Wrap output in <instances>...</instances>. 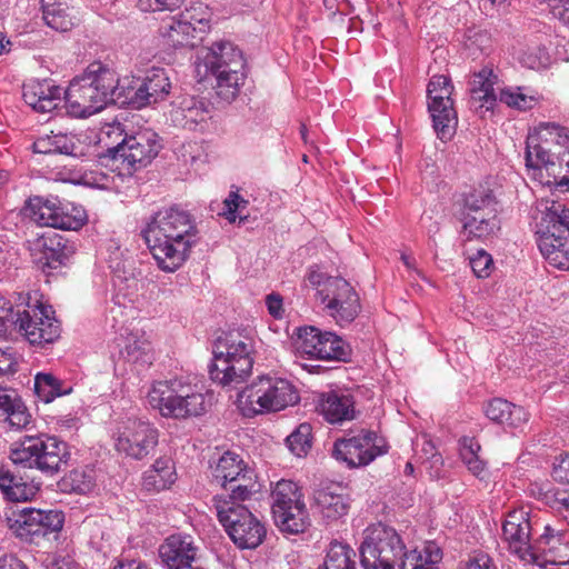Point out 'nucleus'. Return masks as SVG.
<instances>
[{
    "instance_id": "9",
    "label": "nucleus",
    "mask_w": 569,
    "mask_h": 569,
    "mask_svg": "<svg viewBox=\"0 0 569 569\" xmlns=\"http://www.w3.org/2000/svg\"><path fill=\"white\" fill-rule=\"evenodd\" d=\"M406 552L398 532L380 522L366 530V538L360 547L365 569H403Z\"/></svg>"
},
{
    "instance_id": "31",
    "label": "nucleus",
    "mask_w": 569,
    "mask_h": 569,
    "mask_svg": "<svg viewBox=\"0 0 569 569\" xmlns=\"http://www.w3.org/2000/svg\"><path fill=\"white\" fill-rule=\"evenodd\" d=\"M318 411L330 423H341L355 418V401L350 395L329 392L322 395Z\"/></svg>"
},
{
    "instance_id": "6",
    "label": "nucleus",
    "mask_w": 569,
    "mask_h": 569,
    "mask_svg": "<svg viewBox=\"0 0 569 569\" xmlns=\"http://www.w3.org/2000/svg\"><path fill=\"white\" fill-rule=\"evenodd\" d=\"M9 458L16 466L54 476L67 465L70 453L67 443L56 437L24 436L12 445Z\"/></svg>"
},
{
    "instance_id": "10",
    "label": "nucleus",
    "mask_w": 569,
    "mask_h": 569,
    "mask_svg": "<svg viewBox=\"0 0 569 569\" xmlns=\"http://www.w3.org/2000/svg\"><path fill=\"white\" fill-rule=\"evenodd\" d=\"M217 516L228 536L241 549H256L266 538L264 525L244 505L218 500Z\"/></svg>"
},
{
    "instance_id": "40",
    "label": "nucleus",
    "mask_w": 569,
    "mask_h": 569,
    "mask_svg": "<svg viewBox=\"0 0 569 569\" xmlns=\"http://www.w3.org/2000/svg\"><path fill=\"white\" fill-rule=\"evenodd\" d=\"M250 467L236 452L226 451L212 468L214 481L223 488Z\"/></svg>"
},
{
    "instance_id": "36",
    "label": "nucleus",
    "mask_w": 569,
    "mask_h": 569,
    "mask_svg": "<svg viewBox=\"0 0 569 569\" xmlns=\"http://www.w3.org/2000/svg\"><path fill=\"white\" fill-rule=\"evenodd\" d=\"M496 199L487 187L475 188L463 194L460 208V218L473 214H496Z\"/></svg>"
},
{
    "instance_id": "26",
    "label": "nucleus",
    "mask_w": 569,
    "mask_h": 569,
    "mask_svg": "<svg viewBox=\"0 0 569 569\" xmlns=\"http://www.w3.org/2000/svg\"><path fill=\"white\" fill-rule=\"evenodd\" d=\"M34 250L41 253L38 262L42 269H57L74 253V246L57 232H47L36 240Z\"/></svg>"
},
{
    "instance_id": "18",
    "label": "nucleus",
    "mask_w": 569,
    "mask_h": 569,
    "mask_svg": "<svg viewBox=\"0 0 569 569\" xmlns=\"http://www.w3.org/2000/svg\"><path fill=\"white\" fill-rule=\"evenodd\" d=\"M320 301L339 326L351 323L361 311L359 295L343 278L330 279L320 292Z\"/></svg>"
},
{
    "instance_id": "49",
    "label": "nucleus",
    "mask_w": 569,
    "mask_h": 569,
    "mask_svg": "<svg viewBox=\"0 0 569 569\" xmlns=\"http://www.w3.org/2000/svg\"><path fill=\"white\" fill-rule=\"evenodd\" d=\"M311 442L312 427L307 422L299 425L286 439L289 450L299 458L307 456L311 449Z\"/></svg>"
},
{
    "instance_id": "30",
    "label": "nucleus",
    "mask_w": 569,
    "mask_h": 569,
    "mask_svg": "<svg viewBox=\"0 0 569 569\" xmlns=\"http://www.w3.org/2000/svg\"><path fill=\"white\" fill-rule=\"evenodd\" d=\"M342 491L343 489L337 485L315 491V505L325 519L333 521L347 513L349 503Z\"/></svg>"
},
{
    "instance_id": "22",
    "label": "nucleus",
    "mask_w": 569,
    "mask_h": 569,
    "mask_svg": "<svg viewBox=\"0 0 569 569\" xmlns=\"http://www.w3.org/2000/svg\"><path fill=\"white\" fill-rule=\"evenodd\" d=\"M82 74L96 90H99L98 93L106 104L127 103L126 93L128 79L121 82L113 69L103 64L101 61H93L84 69Z\"/></svg>"
},
{
    "instance_id": "62",
    "label": "nucleus",
    "mask_w": 569,
    "mask_h": 569,
    "mask_svg": "<svg viewBox=\"0 0 569 569\" xmlns=\"http://www.w3.org/2000/svg\"><path fill=\"white\" fill-rule=\"evenodd\" d=\"M48 569H82L69 555H59L53 558Z\"/></svg>"
},
{
    "instance_id": "33",
    "label": "nucleus",
    "mask_w": 569,
    "mask_h": 569,
    "mask_svg": "<svg viewBox=\"0 0 569 569\" xmlns=\"http://www.w3.org/2000/svg\"><path fill=\"white\" fill-rule=\"evenodd\" d=\"M497 76L489 68L481 69L470 81V99L476 109L491 110L496 103Z\"/></svg>"
},
{
    "instance_id": "17",
    "label": "nucleus",
    "mask_w": 569,
    "mask_h": 569,
    "mask_svg": "<svg viewBox=\"0 0 569 569\" xmlns=\"http://www.w3.org/2000/svg\"><path fill=\"white\" fill-rule=\"evenodd\" d=\"M298 349L311 358L320 360L348 361L351 348L341 337L316 327L299 328Z\"/></svg>"
},
{
    "instance_id": "34",
    "label": "nucleus",
    "mask_w": 569,
    "mask_h": 569,
    "mask_svg": "<svg viewBox=\"0 0 569 569\" xmlns=\"http://www.w3.org/2000/svg\"><path fill=\"white\" fill-rule=\"evenodd\" d=\"M33 151L42 154L82 156L79 139L73 134L51 132L39 137L32 144Z\"/></svg>"
},
{
    "instance_id": "11",
    "label": "nucleus",
    "mask_w": 569,
    "mask_h": 569,
    "mask_svg": "<svg viewBox=\"0 0 569 569\" xmlns=\"http://www.w3.org/2000/svg\"><path fill=\"white\" fill-rule=\"evenodd\" d=\"M22 212L40 227L61 230H78L87 221L82 208H69V204H62L57 198L31 197L26 201Z\"/></svg>"
},
{
    "instance_id": "3",
    "label": "nucleus",
    "mask_w": 569,
    "mask_h": 569,
    "mask_svg": "<svg viewBox=\"0 0 569 569\" xmlns=\"http://www.w3.org/2000/svg\"><path fill=\"white\" fill-rule=\"evenodd\" d=\"M198 59V68L204 67V76L216 78L218 93L226 99L236 97L246 79V60L241 50L230 41L220 40L202 48Z\"/></svg>"
},
{
    "instance_id": "15",
    "label": "nucleus",
    "mask_w": 569,
    "mask_h": 569,
    "mask_svg": "<svg viewBox=\"0 0 569 569\" xmlns=\"http://www.w3.org/2000/svg\"><path fill=\"white\" fill-rule=\"evenodd\" d=\"M53 311L43 305L18 308L14 330L30 345L42 346L53 342L60 336L59 321L52 316Z\"/></svg>"
},
{
    "instance_id": "46",
    "label": "nucleus",
    "mask_w": 569,
    "mask_h": 569,
    "mask_svg": "<svg viewBox=\"0 0 569 569\" xmlns=\"http://www.w3.org/2000/svg\"><path fill=\"white\" fill-rule=\"evenodd\" d=\"M355 551L340 542L330 543L325 562L318 569H356Z\"/></svg>"
},
{
    "instance_id": "56",
    "label": "nucleus",
    "mask_w": 569,
    "mask_h": 569,
    "mask_svg": "<svg viewBox=\"0 0 569 569\" xmlns=\"http://www.w3.org/2000/svg\"><path fill=\"white\" fill-rule=\"evenodd\" d=\"M7 420L12 427L21 429L30 423L31 415L20 401L7 413Z\"/></svg>"
},
{
    "instance_id": "13",
    "label": "nucleus",
    "mask_w": 569,
    "mask_h": 569,
    "mask_svg": "<svg viewBox=\"0 0 569 569\" xmlns=\"http://www.w3.org/2000/svg\"><path fill=\"white\" fill-rule=\"evenodd\" d=\"M452 92L451 80L443 74L433 76L427 88L428 111L437 137L442 141L450 140L458 126V116L451 99Z\"/></svg>"
},
{
    "instance_id": "12",
    "label": "nucleus",
    "mask_w": 569,
    "mask_h": 569,
    "mask_svg": "<svg viewBox=\"0 0 569 569\" xmlns=\"http://www.w3.org/2000/svg\"><path fill=\"white\" fill-rule=\"evenodd\" d=\"M550 144H556V140L546 142L541 137L539 124L537 134L529 136L527 139L526 167L542 184L555 186L561 191L568 190L569 178L561 176L559 153L551 152Z\"/></svg>"
},
{
    "instance_id": "64",
    "label": "nucleus",
    "mask_w": 569,
    "mask_h": 569,
    "mask_svg": "<svg viewBox=\"0 0 569 569\" xmlns=\"http://www.w3.org/2000/svg\"><path fill=\"white\" fill-rule=\"evenodd\" d=\"M465 569H496L488 555H478L470 559Z\"/></svg>"
},
{
    "instance_id": "59",
    "label": "nucleus",
    "mask_w": 569,
    "mask_h": 569,
    "mask_svg": "<svg viewBox=\"0 0 569 569\" xmlns=\"http://www.w3.org/2000/svg\"><path fill=\"white\" fill-rule=\"evenodd\" d=\"M552 507L569 522V491L555 492Z\"/></svg>"
},
{
    "instance_id": "60",
    "label": "nucleus",
    "mask_w": 569,
    "mask_h": 569,
    "mask_svg": "<svg viewBox=\"0 0 569 569\" xmlns=\"http://www.w3.org/2000/svg\"><path fill=\"white\" fill-rule=\"evenodd\" d=\"M109 539V533L106 537V533L102 530L98 529L96 532H92L90 537V545L97 551L106 555L110 550V543H108Z\"/></svg>"
},
{
    "instance_id": "53",
    "label": "nucleus",
    "mask_w": 569,
    "mask_h": 569,
    "mask_svg": "<svg viewBox=\"0 0 569 569\" xmlns=\"http://www.w3.org/2000/svg\"><path fill=\"white\" fill-rule=\"evenodd\" d=\"M500 101L505 102L509 107L517 108L519 110H527L532 107L533 98L523 94L519 90L512 91V90H501L500 92Z\"/></svg>"
},
{
    "instance_id": "7",
    "label": "nucleus",
    "mask_w": 569,
    "mask_h": 569,
    "mask_svg": "<svg viewBox=\"0 0 569 569\" xmlns=\"http://www.w3.org/2000/svg\"><path fill=\"white\" fill-rule=\"evenodd\" d=\"M108 139L113 136L120 139L117 144L108 146L107 156L120 161L124 174H132L147 167L158 156L162 148L157 132L144 129L128 136L120 123L108 126L104 131Z\"/></svg>"
},
{
    "instance_id": "5",
    "label": "nucleus",
    "mask_w": 569,
    "mask_h": 569,
    "mask_svg": "<svg viewBox=\"0 0 569 569\" xmlns=\"http://www.w3.org/2000/svg\"><path fill=\"white\" fill-rule=\"evenodd\" d=\"M148 401L162 417L173 419L201 416L208 407L204 393L181 379L154 382L148 392Z\"/></svg>"
},
{
    "instance_id": "45",
    "label": "nucleus",
    "mask_w": 569,
    "mask_h": 569,
    "mask_svg": "<svg viewBox=\"0 0 569 569\" xmlns=\"http://www.w3.org/2000/svg\"><path fill=\"white\" fill-rule=\"evenodd\" d=\"M71 387L62 388V383L51 373L40 372L34 377V392L44 403L51 402L56 397L69 395Z\"/></svg>"
},
{
    "instance_id": "63",
    "label": "nucleus",
    "mask_w": 569,
    "mask_h": 569,
    "mask_svg": "<svg viewBox=\"0 0 569 569\" xmlns=\"http://www.w3.org/2000/svg\"><path fill=\"white\" fill-rule=\"evenodd\" d=\"M82 180H83L84 184L96 187V188H106L109 178L103 172L90 171V172H86L82 176Z\"/></svg>"
},
{
    "instance_id": "57",
    "label": "nucleus",
    "mask_w": 569,
    "mask_h": 569,
    "mask_svg": "<svg viewBox=\"0 0 569 569\" xmlns=\"http://www.w3.org/2000/svg\"><path fill=\"white\" fill-rule=\"evenodd\" d=\"M552 477L556 481L569 483V455L557 459L553 463Z\"/></svg>"
},
{
    "instance_id": "41",
    "label": "nucleus",
    "mask_w": 569,
    "mask_h": 569,
    "mask_svg": "<svg viewBox=\"0 0 569 569\" xmlns=\"http://www.w3.org/2000/svg\"><path fill=\"white\" fill-rule=\"evenodd\" d=\"M283 515H272L276 526L282 531L291 535L305 532L310 526V517L306 503L290 507L282 510Z\"/></svg>"
},
{
    "instance_id": "38",
    "label": "nucleus",
    "mask_w": 569,
    "mask_h": 569,
    "mask_svg": "<svg viewBox=\"0 0 569 569\" xmlns=\"http://www.w3.org/2000/svg\"><path fill=\"white\" fill-rule=\"evenodd\" d=\"M176 480L174 463L170 458H159L143 473L142 486L148 491H161Z\"/></svg>"
},
{
    "instance_id": "50",
    "label": "nucleus",
    "mask_w": 569,
    "mask_h": 569,
    "mask_svg": "<svg viewBox=\"0 0 569 569\" xmlns=\"http://www.w3.org/2000/svg\"><path fill=\"white\" fill-rule=\"evenodd\" d=\"M128 359L132 362L150 365L152 362V348L147 339H130L124 348Z\"/></svg>"
},
{
    "instance_id": "24",
    "label": "nucleus",
    "mask_w": 569,
    "mask_h": 569,
    "mask_svg": "<svg viewBox=\"0 0 569 569\" xmlns=\"http://www.w3.org/2000/svg\"><path fill=\"white\" fill-rule=\"evenodd\" d=\"M528 560H542L552 565L569 563V533L556 530L549 525L545 526L543 533L533 541L532 556Z\"/></svg>"
},
{
    "instance_id": "14",
    "label": "nucleus",
    "mask_w": 569,
    "mask_h": 569,
    "mask_svg": "<svg viewBox=\"0 0 569 569\" xmlns=\"http://www.w3.org/2000/svg\"><path fill=\"white\" fill-rule=\"evenodd\" d=\"M113 439L117 451L140 460L157 447L159 431L149 421L127 418L118 423Z\"/></svg>"
},
{
    "instance_id": "16",
    "label": "nucleus",
    "mask_w": 569,
    "mask_h": 569,
    "mask_svg": "<svg viewBox=\"0 0 569 569\" xmlns=\"http://www.w3.org/2000/svg\"><path fill=\"white\" fill-rule=\"evenodd\" d=\"M388 451L385 438L371 430H361L350 438L338 439L333 456L350 468L363 467Z\"/></svg>"
},
{
    "instance_id": "42",
    "label": "nucleus",
    "mask_w": 569,
    "mask_h": 569,
    "mask_svg": "<svg viewBox=\"0 0 569 569\" xmlns=\"http://www.w3.org/2000/svg\"><path fill=\"white\" fill-rule=\"evenodd\" d=\"M271 512L283 515L282 510L295 505L303 503V496L298 485L291 480H280L273 487L271 495Z\"/></svg>"
},
{
    "instance_id": "28",
    "label": "nucleus",
    "mask_w": 569,
    "mask_h": 569,
    "mask_svg": "<svg viewBox=\"0 0 569 569\" xmlns=\"http://www.w3.org/2000/svg\"><path fill=\"white\" fill-rule=\"evenodd\" d=\"M73 0H41L44 23L59 32L70 31L79 21Z\"/></svg>"
},
{
    "instance_id": "23",
    "label": "nucleus",
    "mask_w": 569,
    "mask_h": 569,
    "mask_svg": "<svg viewBox=\"0 0 569 569\" xmlns=\"http://www.w3.org/2000/svg\"><path fill=\"white\" fill-rule=\"evenodd\" d=\"M159 555L168 569H204L193 539L187 535H171L159 547Z\"/></svg>"
},
{
    "instance_id": "55",
    "label": "nucleus",
    "mask_w": 569,
    "mask_h": 569,
    "mask_svg": "<svg viewBox=\"0 0 569 569\" xmlns=\"http://www.w3.org/2000/svg\"><path fill=\"white\" fill-rule=\"evenodd\" d=\"M181 13H189L191 17L190 27H194L197 39L200 40V36L203 34L209 28L208 19L206 18V12L202 10V7H190Z\"/></svg>"
},
{
    "instance_id": "54",
    "label": "nucleus",
    "mask_w": 569,
    "mask_h": 569,
    "mask_svg": "<svg viewBox=\"0 0 569 569\" xmlns=\"http://www.w3.org/2000/svg\"><path fill=\"white\" fill-rule=\"evenodd\" d=\"M16 312L12 303L0 297V338L7 335L10 327L14 328Z\"/></svg>"
},
{
    "instance_id": "58",
    "label": "nucleus",
    "mask_w": 569,
    "mask_h": 569,
    "mask_svg": "<svg viewBox=\"0 0 569 569\" xmlns=\"http://www.w3.org/2000/svg\"><path fill=\"white\" fill-rule=\"evenodd\" d=\"M17 365L14 353L10 349L0 348V376L16 372Z\"/></svg>"
},
{
    "instance_id": "19",
    "label": "nucleus",
    "mask_w": 569,
    "mask_h": 569,
    "mask_svg": "<svg viewBox=\"0 0 569 569\" xmlns=\"http://www.w3.org/2000/svg\"><path fill=\"white\" fill-rule=\"evenodd\" d=\"M64 516L58 510L26 508L10 525L16 536L26 542H38L50 533L62 529Z\"/></svg>"
},
{
    "instance_id": "44",
    "label": "nucleus",
    "mask_w": 569,
    "mask_h": 569,
    "mask_svg": "<svg viewBox=\"0 0 569 569\" xmlns=\"http://www.w3.org/2000/svg\"><path fill=\"white\" fill-rule=\"evenodd\" d=\"M207 114L203 103L191 98L183 100L181 106L173 110L172 118L182 127L193 129L196 124L206 120Z\"/></svg>"
},
{
    "instance_id": "61",
    "label": "nucleus",
    "mask_w": 569,
    "mask_h": 569,
    "mask_svg": "<svg viewBox=\"0 0 569 569\" xmlns=\"http://www.w3.org/2000/svg\"><path fill=\"white\" fill-rule=\"evenodd\" d=\"M330 279H341L340 277H331V276H326L325 273H321L319 271H316V270H311L308 274V281L310 282L311 286L316 287L317 288V295L320 297V292L322 290H325L326 288V284L327 282L330 280Z\"/></svg>"
},
{
    "instance_id": "37",
    "label": "nucleus",
    "mask_w": 569,
    "mask_h": 569,
    "mask_svg": "<svg viewBox=\"0 0 569 569\" xmlns=\"http://www.w3.org/2000/svg\"><path fill=\"white\" fill-rule=\"evenodd\" d=\"M229 492L227 495H220L214 497V507L217 508L218 500H229L236 505H243L246 500L260 490V485L257 480V473L252 468L244 470L242 475L233 479L227 488Z\"/></svg>"
},
{
    "instance_id": "4",
    "label": "nucleus",
    "mask_w": 569,
    "mask_h": 569,
    "mask_svg": "<svg viewBox=\"0 0 569 569\" xmlns=\"http://www.w3.org/2000/svg\"><path fill=\"white\" fill-rule=\"evenodd\" d=\"M299 400V391L290 380L266 375L239 392L237 402L244 416H254L283 410Z\"/></svg>"
},
{
    "instance_id": "2",
    "label": "nucleus",
    "mask_w": 569,
    "mask_h": 569,
    "mask_svg": "<svg viewBox=\"0 0 569 569\" xmlns=\"http://www.w3.org/2000/svg\"><path fill=\"white\" fill-rule=\"evenodd\" d=\"M213 360L209 366L212 381L223 387H237L252 372L253 342L240 331H229L217 338L213 345Z\"/></svg>"
},
{
    "instance_id": "51",
    "label": "nucleus",
    "mask_w": 569,
    "mask_h": 569,
    "mask_svg": "<svg viewBox=\"0 0 569 569\" xmlns=\"http://www.w3.org/2000/svg\"><path fill=\"white\" fill-rule=\"evenodd\" d=\"M248 204V201L244 200L237 191H231L228 197L223 201L224 210L222 214L229 222H234L238 218L240 222H244L247 220V216H242L241 211Z\"/></svg>"
},
{
    "instance_id": "21",
    "label": "nucleus",
    "mask_w": 569,
    "mask_h": 569,
    "mask_svg": "<svg viewBox=\"0 0 569 569\" xmlns=\"http://www.w3.org/2000/svg\"><path fill=\"white\" fill-rule=\"evenodd\" d=\"M83 74L77 76L64 90L67 113L74 118H87L101 111L107 104Z\"/></svg>"
},
{
    "instance_id": "29",
    "label": "nucleus",
    "mask_w": 569,
    "mask_h": 569,
    "mask_svg": "<svg viewBox=\"0 0 569 569\" xmlns=\"http://www.w3.org/2000/svg\"><path fill=\"white\" fill-rule=\"evenodd\" d=\"M0 490L3 497L13 502L29 501L40 490V483L24 478L6 467L0 468Z\"/></svg>"
},
{
    "instance_id": "43",
    "label": "nucleus",
    "mask_w": 569,
    "mask_h": 569,
    "mask_svg": "<svg viewBox=\"0 0 569 569\" xmlns=\"http://www.w3.org/2000/svg\"><path fill=\"white\" fill-rule=\"evenodd\" d=\"M96 483L94 470L89 467H80L71 470L61 480V487L66 491L86 495Z\"/></svg>"
},
{
    "instance_id": "35",
    "label": "nucleus",
    "mask_w": 569,
    "mask_h": 569,
    "mask_svg": "<svg viewBox=\"0 0 569 569\" xmlns=\"http://www.w3.org/2000/svg\"><path fill=\"white\" fill-rule=\"evenodd\" d=\"M485 413L491 421L512 428H520L529 420V415L522 407L501 398L489 401Z\"/></svg>"
},
{
    "instance_id": "20",
    "label": "nucleus",
    "mask_w": 569,
    "mask_h": 569,
    "mask_svg": "<svg viewBox=\"0 0 569 569\" xmlns=\"http://www.w3.org/2000/svg\"><path fill=\"white\" fill-rule=\"evenodd\" d=\"M171 82L164 69L152 68L142 79L129 80L127 83V103L137 108L164 100L170 93Z\"/></svg>"
},
{
    "instance_id": "39",
    "label": "nucleus",
    "mask_w": 569,
    "mask_h": 569,
    "mask_svg": "<svg viewBox=\"0 0 569 569\" xmlns=\"http://www.w3.org/2000/svg\"><path fill=\"white\" fill-rule=\"evenodd\" d=\"M462 222L461 237L466 240H485L496 234L499 230L497 214H473L472 217L460 218Z\"/></svg>"
},
{
    "instance_id": "47",
    "label": "nucleus",
    "mask_w": 569,
    "mask_h": 569,
    "mask_svg": "<svg viewBox=\"0 0 569 569\" xmlns=\"http://www.w3.org/2000/svg\"><path fill=\"white\" fill-rule=\"evenodd\" d=\"M459 445L463 463L475 476H480L485 470L486 462L479 456L481 449L479 442L473 437H462Z\"/></svg>"
},
{
    "instance_id": "27",
    "label": "nucleus",
    "mask_w": 569,
    "mask_h": 569,
    "mask_svg": "<svg viewBox=\"0 0 569 569\" xmlns=\"http://www.w3.org/2000/svg\"><path fill=\"white\" fill-rule=\"evenodd\" d=\"M64 90L52 80H33L23 86L22 96L28 106L37 112H50L61 102Z\"/></svg>"
},
{
    "instance_id": "48",
    "label": "nucleus",
    "mask_w": 569,
    "mask_h": 569,
    "mask_svg": "<svg viewBox=\"0 0 569 569\" xmlns=\"http://www.w3.org/2000/svg\"><path fill=\"white\" fill-rule=\"evenodd\" d=\"M540 132L542 139L548 142L556 140V144L563 147V152H559V161L566 164L569 171V131L555 122H541Z\"/></svg>"
},
{
    "instance_id": "52",
    "label": "nucleus",
    "mask_w": 569,
    "mask_h": 569,
    "mask_svg": "<svg viewBox=\"0 0 569 569\" xmlns=\"http://www.w3.org/2000/svg\"><path fill=\"white\" fill-rule=\"evenodd\" d=\"M470 266L478 278H487L493 268V260L491 254L481 249L470 258Z\"/></svg>"
},
{
    "instance_id": "32",
    "label": "nucleus",
    "mask_w": 569,
    "mask_h": 569,
    "mask_svg": "<svg viewBox=\"0 0 569 569\" xmlns=\"http://www.w3.org/2000/svg\"><path fill=\"white\" fill-rule=\"evenodd\" d=\"M189 13H179L163 20L160 33L172 47H193L197 39L194 27H190Z\"/></svg>"
},
{
    "instance_id": "25",
    "label": "nucleus",
    "mask_w": 569,
    "mask_h": 569,
    "mask_svg": "<svg viewBox=\"0 0 569 569\" xmlns=\"http://www.w3.org/2000/svg\"><path fill=\"white\" fill-rule=\"evenodd\" d=\"M530 532L531 523L528 512L513 510L508 513L502 525V535L510 551L521 560H528L529 556H532L533 542H530Z\"/></svg>"
},
{
    "instance_id": "1",
    "label": "nucleus",
    "mask_w": 569,
    "mask_h": 569,
    "mask_svg": "<svg viewBox=\"0 0 569 569\" xmlns=\"http://www.w3.org/2000/svg\"><path fill=\"white\" fill-rule=\"evenodd\" d=\"M141 236L158 268L164 272L181 268L199 242L194 218L176 207L157 211L141 230Z\"/></svg>"
},
{
    "instance_id": "8",
    "label": "nucleus",
    "mask_w": 569,
    "mask_h": 569,
    "mask_svg": "<svg viewBox=\"0 0 569 569\" xmlns=\"http://www.w3.org/2000/svg\"><path fill=\"white\" fill-rule=\"evenodd\" d=\"M538 247L549 263L569 269V207L552 201L537 222Z\"/></svg>"
}]
</instances>
